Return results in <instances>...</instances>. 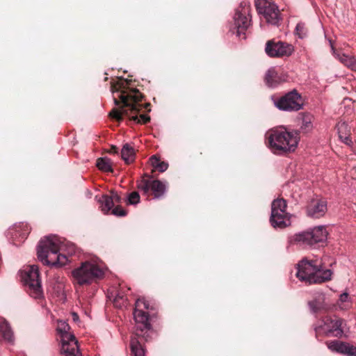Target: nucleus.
Wrapping results in <instances>:
<instances>
[{"mask_svg":"<svg viewBox=\"0 0 356 356\" xmlns=\"http://www.w3.org/2000/svg\"><path fill=\"white\" fill-rule=\"evenodd\" d=\"M250 3L243 1L236 10L232 29L239 38H245V32L250 24Z\"/></svg>","mask_w":356,"mask_h":356,"instance_id":"9","label":"nucleus"},{"mask_svg":"<svg viewBox=\"0 0 356 356\" xmlns=\"http://www.w3.org/2000/svg\"><path fill=\"white\" fill-rule=\"evenodd\" d=\"M75 249L73 243L61 242L57 236H49L40 241L37 254L43 264L62 266L68 262V256L75 253Z\"/></svg>","mask_w":356,"mask_h":356,"instance_id":"2","label":"nucleus"},{"mask_svg":"<svg viewBox=\"0 0 356 356\" xmlns=\"http://www.w3.org/2000/svg\"><path fill=\"white\" fill-rule=\"evenodd\" d=\"M294 51L292 44L286 42L269 40L266 42L265 51L266 54L273 58L289 56Z\"/></svg>","mask_w":356,"mask_h":356,"instance_id":"13","label":"nucleus"},{"mask_svg":"<svg viewBox=\"0 0 356 356\" xmlns=\"http://www.w3.org/2000/svg\"><path fill=\"white\" fill-rule=\"evenodd\" d=\"M128 84L129 81L127 80H119L112 86L113 92L116 93L114 102L118 108L113 109L110 115L117 120L128 118L135 123L145 124L150 120V118L146 114H138L142 108H147L149 104H143L142 94L136 89L129 88Z\"/></svg>","mask_w":356,"mask_h":356,"instance_id":"1","label":"nucleus"},{"mask_svg":"<svg viewBox=\"0 0 356 356\" xmlns=\"http://www.w3.org/2000/svg\"><path fill=\"white\" fill-rule=\"evenodd\" d=\"M327 232L323 225L315 227L306 232L295 234L292 241L303 246H312L316 243L326 241Z\"/></svg>","mask_w":356,"mask_h":356,"instance_id":"8","label":"nucleus"},{"mask_svg":"<svg viewBox=\"0 0 356 356\" xmlns=\"http://www.w3.org/2000/svg\"><path fill=\"white\" fill-rule=\"evenodd\" d=\"M98 168L104 172L112 170L111 160L108 158H99L97 161Z\"/></svg>","mask_w":356,"mask_h":356,"instance_id":"30","label":"nucleus"},{"mask_svg":"<svg viewBox=\"0 0 356 356\" xmlns=\"http://www.w3.org/2000/svg\"><path fill=\"white\" fill-rule=\"evenodd\" d=\"M152 309L149 302L144 298H138L135 303L134 318L136 323L134 335L147 340L146 333L150 330L151 325L149 316L145 310Z\"/></svg>","mask_w":356,"mask_h":356,"instance_id":"6","label":"nucleus"},{"mask_svg":"<svg viewBox=\"0 0 356 356\" xmlns=\"http://www.w3.org/2000/svg\"><path fill=\"white\" fill-rule=\"evenodd\" d=\"M313 116L310 115H304L302 120L300 129L302 131L307 133L313 129Z\"/></svg>","mask_w":356,"mask_h":356,"instance_id":"27","label":"nucleus"},{"mask_svg":"<svg viewBox=\"0 0 356 356\" xmlns=\"http://www.w3.org/2000/svg\"><path fill=\"white\" fill-rule=\"evenodd\" d=\"M128 203L130 204H136L140 202V195L138 192L131 193L127 198Z\"/></svg>","mask_w":356,"mask_h":356,"instance_id":"35","label":"nucleus"},{"mask_svg":"<svg viewBox=\"0 0 356 356\" xmlns=\"http://www.w3.org/2000/svg\"><path fill=\"white\" fill-rule=\"evenodd\" d=\"M166 184L159 180H149L143 179L138 184V188L145 194H147L149 190L152 191L154 198L161 197L166 191Z\"/></svg>","mask_w":356,"mask_h":356,"instance_id":"14","label":"nucleus"},{"mask_svg":"<svg viewBox=\"0 0 356 356\" xmlns=\"http://www.w3.org/2000/svg\"><path fill=\"white\" fill-rule=\"evenodd\" d=\"M295 33L298 36L299 38H305L307 35V29L305 27V24L302 22L298 23L296 25Z\"/></svg>","mask_w":356,"mask_h":356,"instance_id":"32","label":"nucleus"},{"mask_svg":"<svg viewBox=\"0 0 356 356\" xmlns=\"http://www.w3.org/2000/svg\"><path fill=\"white\" fill-rule=\"evenodd\" d=\"M111 213L116 216H124L127 214L126 211L120 207L113 208Z\"/></svg>","mask_w":356,"mask_h":356,"instance_id":"36","label":"nucleus"},{"mask_svg":"<svg viewBox=\"0 0 356 356\" xmlns=\"http://www.w3.org/2000/svg\"><path fill=\"white\" fill-rule=\"evenodd\" d=\"M65 356H81L79 350L78 344L76 343H71V346H68L67 351H61Z\"/></svg>","mask_w":356,"mask_h":356,"instance_id":"31","label":"nucleus"},{"mask_svg":"<svg viewBox=\"0 0 356 356\" xmlns=\"http://www.w3.org/2000/svg\"><path fill=\"white\" fill-rule=\"evenodd\" d=\"M343 321L341 319H331L327 318L325 323L327 326V331L333 332L334 336L341 337L343 334V330L342 324Z\"/></svg>","mask_w":356,"mask_h":356,"instance_id":"21","label":"nucleus"},{"mask_svg":"<svg viewBox=\"0 0 356 356\" xmlns=\"http://www.w3.org/2000/svg\"><path fill=\"white\" fill-rule=\"evenodd\" d=\"M348 128V125L346 122H340L337 124L338 133L340 139L346 145H351L352 140L349 137V135L346 132Z\"/></svg>","mask_w":356,"mask_h":356,"instance_id":"25","label":"nucleus"},{"mask_svg":"<svg viewBox=\"0 0 356 356\" xmlns=\"http://www.w3.org/2000/svg\"><path fill=\"white\" fill-rule=\"evenodd\" d=\"M72 319L74 322H77L79 321V316L76 313L73 312L72 313Z\"/></svg>","mask_w":356,"mask_h":356,"instance_id":"38","label":"nucleus"},{"mask_svg":"<svg viewBox=\"0 0 356 356\" xmlns=\"http://www.w3.org/2000/svg\"><path fill=\"white\" fill-rule=\"evenodd\" d=\"M275 106L285 111H298L302 108L303 100L301 95L293 90L274 102Z\"/></svg>","mask_w":356,"mask_h":356,"instance_id":"12","label":"nucleus"},{"mask_svg":"<svg viewBox=\"0 0 356 356\" xmlns=\"http://www.w3.org/2000/svg\"><path fill=\"white\" fill-rule=\"evenodd\" d=\"M332 272L323 269L321 261L302 259L297 264L296 277L308 284L322 283L331 280Z\"/></svg>","mask_w":356,"mask_h":356,"instance_id":"4","label":"nucleus"},{"mask_svg":"<svg viewBox=\"0 0 356 356\" xmlns=\"http://www.w3.org/2000/svg\"><path fill=\"white\" fill-rule=\"evenodd\" d=\"M150 162L152 165L161 172H165L168 168V163L164 161H160L159 159L156 157V156L155 155L152 156L150 158Z\"/></svg>","mask_w":356,"mask_h":356,"instance_id":"29","label":"nucleus"},{"mask_svg":"<svg viewBox=\"0 0 356 356\" xmlns=\"http://www.w3.org/2000/svg\"><path fill=\"white\" fill-rule=\"evenodd\" d=\"M268 147L276 154L292 152L298 147L300 138L296 131H289L284 128H276L266 133Z\"/></svg>","mask_w":356,"mask_h":356,"instance_id":"3","label":"nucleus"},{"mask_svg":"<svg viewBox=\"0 0 356 356\" xmlns=\"http://www.w3.org/2000/svg\"><path fill=\"white\" fill-rule=\"evenodd\" d=\"M69 330L70 326L65 321H58L57 331L60 335L62 343L60 351H67L68 350V346H71V343H78L75 337L70 333Z\"/></svg>","mask_w":356,"mask_h":356,"instance_id":"15","label":"nucleus"},{"mask_svg":"<svg viewBox=\"0 0 356 356\" xmlns=\"http://www.w3.org/2000/svg\"><path fill=\"white\" fill-rule=\"evenodd\" d=\"M0 334L3 339L8 342L11 343L13 341V332L9 323L4 318H0Z\"/></svg>","mask_w":356,"mask_h":356,"instance_id":"22","label":"nucleus"},{"mask_svg":"<svg viewBox=\"0 0 356 356\" xmlns=\"http://www.w3.org/2000/svg\"><path fill=\"white\" fill-rule=\"evenodd\" d=\"M331 49L332 51V54L335 58H337L341 63H343L347 67L351 69L352 70L356 71V60L353 56H350L346 54H340L337 52L334 49L332 41L330 40Z\"/></svg>","mask_w":356,"mask_h":356,"instance_id":"20","label":"nucleus"},{"mask_svg":"<svg viewBox=\"0 0 356 356\" xmlns=\"http://www.w3.org/2000/svg\"><path fill=\"white\" fill-rule=\"evenodd\" d=\"M21 273L22 278L29 295L35 299L41 298L43 292L38 267L35 265L27 266Z\"/></svg>","mask_w":356,"mask_h":356,"instance_id":"7","label":"nucleus"},{"mask_svg":"<svg viewBox=\"0 0 356 356\" xmlns=\"http://www.w3.org/2000/svg\"><path fill=\"white\" fill-rule=\"evenodd\" d=\"M137 337L134 335L131 339L130 346L131 353L134 356H145V350Z\"/></svg>","mask_w":356,"mask_h":356,"instance_id":"23","label":"nucleus"},{"mask_svg":"<svg viewBox=\"0 0 356 356\" xmlns=\"http://www.w3.org/2000/svg\"><path fill=\"white\" fill-rule=\"evenodd\" d=\"M255 6L258 13L263 16L268 24L279 26L282 20L280 11L273 0H257Z\"/></svg>","mask_w":356,"mask_h":356,"instance_id":"11","label":"nucleus"},{"mask_svg":"<svg viewBox=\"0 0 356 356\" xmlns=\"http://www.w3.org/2000/svg\"><path fill=\"white\" fill-rule=\"evenodd\" d=\"M327 345L332 352L339 353L348 356H356V347L350 343L335 340L327 342Z\"/></svg>","mask_w":356,"mask_h":356,"instance_id":"17","label":"nucleus"},{"mask_svg":"<svg viewBox=\"0 0 356 356\" xmlns=\"http://www.w3.org/2000/svg\"><path fill=\"white\" fill-rule=\"evenodd\" d=\"M122 159L127 163H129L134 160V149L129 144H125L121 151Z\"/></svg>","mask_w":356,"mask_h":356,"instance_id":"24","label":"nucleus"},{"mask_svg":"<svg viewBox=\"0 0 356 356\" xmlns=\"http://www.w3.org/2000/svg\"><path fill=\"white\" fill-rule=\"evenodd\" d=\"M102 261L98 258H92L82 262L81 266L72 272L74 282L79 285L90 284L104 275Z\"/></svg>","mask_w":356,"mask_h":356,"instance_id":"5","label":"nucleus"},{"mask_svg":"<svg viewBox=\"0 0 356 356\" xmlns=\"http://www.w3.org/2000/svg\"><path fill=\"white\" fill-rule=\"evenodd\" d=\"M127 298L120 293H118L114 299V305L116 307H122L126 306Z\"/></svg>","mask_w":356,"mask_h":356,"instance_id":"33","label":"nucleus"},{"mask_svg":"<svg viewBox=\"0 0 356 356\" xmlns=\"http://www.w3.org/2000/svg\"><path fill=\"white\" fill-rule=\"evenodd\" d=\"M110 197L112 199L113 204H117L120 202V197L117 193L113 192Z\"/></svg>","mask_w":356,"mask_h":356,"instance_id":"37","label":"nucleus"},{"mask_svg":"<svg viewBox=\"0 0 356 356\" xmlns=\"http://www.w3.org/2000/svg\"><path fill=\"white\" fill-rule=\"evenodd\" d=\"M99 202L101 204L102 211L104 213H108L114 206L112 199L108 195H103Z\"/></svg>","mask_w":356,"mask_h":356,"instance_id":"28","label":"nucleus"},{"mask_svg":"<svg viewBox=\"0 0 356 356\" xmlns=\"http://www.w3.org/2000/svg\"><path fill=\"white\" fill-rule=\"evenodd\" d=\"M338 305L341 309L346 310L349 309L352 305V301L348 293H343L340 295Z\"/></svg>","mask_w":356,"mask_h":356,"instance_id":"26","label":"nucleus"},{"mask_svg":"<svg viewBox=\"0 0 356 356\" xmlns=\"http://www.w3.org/2000/svg\"><path fill=\"white\" fill-rule=\"evenodd\" d=\"M327 211V202L323 199L312 200L307 208V213L314 218L323 216Z\"/></svg>","mask_w":356,"mask_h":356,"instance_id":"16","label":"nucleus"},{"mask_svg":"<svg viewBox=\"0 0 356 356\" xmlns=\"http://www.w3.org/2000/svg\"><path fill=\"white\" fill-rule=\"evenodd\" d=\"M19 227H20V230L18 229V227H16L15 231H16V232L19 233V236H22V238L24 239L29 234V233L30 232V229L26 224H24V223L20 225Z\"/></svg>","mask_w":356,"mask_h":356,"instance_id":"34","label":"nucleus"},{"mask_svg":"<svg viewBox=\"0 0 356 356\" xmlns=\"http://www.w3.org/2000/svg\"><path fill=\"white\" fill-rule=\"evenodd\" d=\"M286 202L284 199H277L272 202L270 222L274 228H284L290 225V218L286 211Z\"/></svg>","mask_w":356,"mask_h":356,"instance_id":"10","label":"nucleus"},{"mask_svg":"<svg viewBox=\"0 0 356 356\" xmlns=\"http://www.w3.org/2000/svg\"><path fill=\"white\" fill-rule=\"evenodd\" d=\"M286 76L283 73H279L274 67L270 68L266 73L265 82L268 87L274 88L280 83L286 81Z\"/></svg>","mask_w":356,"mask_h":356,"instance_id":"19","label":"nucleus"},{"mask_svg":"<svg viewBox=\"0 0 356 356\" xmlns=\"http://www.w3.org/2000/svg\"><path fill=\"white\" fill-rule=\"evenodd\" d=\"M308 305L313 313L325 312L328 309L325 294L321 291L314 293L313 300L308 302Z\"/></svg>","mask_w":356,"mask_h":356,"instance_id":"18","label":"nucleus"}]
</instances>
